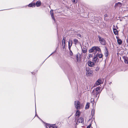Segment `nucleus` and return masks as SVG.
Segmentation results:
<instances>
[{
    "instance_id": "f257e3e1",
    "label": "nucleus",
    "mask_w": 128,
    "mask_h": 128,
    "mask_svg": "<svg viewBox=\"0 0 128 128\" xmlns=\"http://www.w3.org/2000/svg\"><path fill=\"white\" fill-rule=\"evenodd\" d=\"M97 51L98 52L101 51L100 49L98 46H93L89 50L90 52H94V53H96Z\"/></svg>"
},
{
    "instance_id": "f03ea898",
    "label": "nucleus",
    "mask_w": 128,
    "mask_h": 128,
    "mask_svg": "<svg viewBox=\"0 0 128 128\" xmlns=\"http://www.w3.org/2000/svg\"><path fill=\"white\" fill-rule=\"evenodd\" d=\"M98 37L99 38V40L100 43L102 45H105L106 44V42L104 39L101 37L100 36H98Z\"/></svg>"
},
{
    "instance_id": "7ed1b4c3",
    "label": "nucleus",
    "mask_w": 128,
    "mask_h": 128,
    "mask_svg": "<svg viewBox=\"0 0 128 128\" xmlns=\"http://www.w3.org/2000/svg\"><path fill=\"white\" fill-rule=\"evenodd\" d=\"M86 75L88 76H91L93 73L92 71L89 68H86Z\"/></svg>"
},
{
    "instance_id": "20e7f679",
    "label": "nucleus",
    "mask_w": 128,
    "mask_h": 128,
    "mask_svg": "<svg viewBox=\"0 0 128 128\" xmlns=\"http://www.w3.org/2000/svg\"><path fill=\"white\" fill-rule=\"evenodd\" d=\"M80 102L78 101H76L74 102L75 106L77 109H78L80 108Z\"/></svg>"
},
{
    "instance_id": "39448f33",
    "label": "nucleus",
    "mask_w": 128,
    "mask_h": 128,
    "mask_svg": "<svg viewBox=\"0 0 128 128\" xmlns=\"http://www.w3.org/2000/svg\"><path fill=\"white\" fill-rule=\"evenodd\" d=\"M98 54L97 53L94 56V58L93 59L92 61L93 62H98Z\"/></svg>"
},
{
    "instance_id": "423d86ee",
    "label": "nucleus",
    "mask_w": 128,
    "mask_h": 128,
    "mask_svg": "<svg viewBox=\"0 0 128 128\" xmlns=\"http://www.w3.org/2000/svg\"><path fill=\"white\" fill-rule=\"evenodd\" d=\"M87 63L88 66L90 67H94V63L90 60L88 61Z\"/></svg>"
},
{
    "instance_id": "0eeeda50",
    "label": "nucleus",
    "mask_w": 128,
    "mask_h": 128,
    "mask_svg": "<svg viewBox=\"0 0 128 128\" xmlns=\"http://www.w3.org/2000/svg\"><path fill=\"white\" fill-rule=\"evenodd\" d=\"M72 40H70L68 42V46L69 50H70L72 45Z\"/></svg>"
},
{
    "instance_id": "6e6552de",
    "label": "nucleus",
    "mask_w": 128,
    "mask_h": 128,
    "mask_svg": "<svg viewBox=\"0 0 128 128\" xmlns=\"http://www.w3.org/2000/svg\"><path fill=\"white\" fill-rule=\"evenodd\" d=\"M102 83V82L100 79H98L96 82V84L97 86L99 85Z\"/></svg>"
},
{
    "instance_id": "1a4fd4ad",
    "label": "nucleus",
    "mask_w": 128,
    "mask_h": 128,
    "mask_svg": "<svg viewBox=\"0 0 128 128\" xmlns=\"http://www.w3.org/2000/svg\"><path fill=\"white\" fill-rule=\"evenodd\" d=\"M84 122V118L82 117H80L78 118L77 120V123H82Z\"/></svg>"
},
{
    "instance_id": "9d476101",
    "label": "nucleus",
    "mask_w": 128,
    "mask_h": 128,
    "mask_svg": "<svg viewBox=\"0 0 128 128\" xmlns=\"http://www.w3.org/2000/svg\"><path fill=\"white\" fill-rule=\"evenodd\" d=\"M116 38L117 39V41L118 42V43L119 45L121 44L122 43V41L121 39H119V38L118 37L116 36Z\"/></svg>"
},
{
    "instance_id": "9b49d317",
    "label": "nucleus",
    "mask_w": 128,
    "mask_h": 128,
    "mask_svg": "<svg viewBox=\"0 0 128 128\" xmlns=\"http://www.w3.org/2000/svg\"><path fill=\"white\" fill-rule=\"evenodd\" d=\"M50 12L52 18L54 20V21H55V20L54 18V12L53 10H50Z\"/></svg>"
},
{
    "instance_id": "f8f14e48",
    "label": "nucleus",
    "mask_w": 128,
    "mask_h": 128,
    "mask_svg": "<svg viewBox=\"0 0 128 128\" xmlns=\"http://www.w3.org/2000/svg\"><path fill=\"white\" fill-rule=\"evenodd\" d=\"M123 58L124 61L125 63L126 64L128 63V58L125 56L123 57Z\"/></svg>"
},
{
    "instance_id": "ddd939ff",
    "label": "nucleus",
    "mask_w": 128,
    "mask_h": 128,
    "mask_svg": "<svg viewBox=\"0 0 128 128\" xmlns=\"http://www.w3.org/2000/svg\"><path fill=\"white\" fill-rule=\"evenodd\" d=\"M41 4V1L40 0H38L36 2V5L37 7H39L40 6Z\"/></svg>"
},
{
    "instance_id": "4468645a",
    "label": "nucleus",
    "mask_w": 128,
    "mask_h": 128,
    "mask_svg": "<svg viewBox=\"0 0 128 128\" xmlns=\"http://www.w3.org/2000/svg\"><path fill=\"white\" fill-rule=\"evenodd\" d=\"M76 60L78 61L79 59L80 60V54L79 53H78L76 56Z\"/></svg>"
},
{
    "instance_id": "2eb2a0df",
    "label": "nucleus",
    "mask_w": 128,
    "mask_h": 128,
    "mask_svg": "<svg viewBox=\"0 0 128 128\" xmlns=\"http://www.w3.org/2000/svg\"><path fill=\"white\" fill-rule=\"evenodd\" d=\"M96 92V91H95V90H93L92 92V95L94 97H95H95Z\"/></svg>"
},
{
    "instance_id": "dca6fc26",
    "label": "nucleus",
    "mask_w": 128,
    "mask_h": 128,
    "mask_svg": "<svg viewBox=\"0 0 128 128\" xmlns=\"http://www.w3.org/2000/svg\"><path fill=\"white\" fill-rule=\"evenodd\" d=\"M118 6L119 7H120L122 6V3L120 2H118L116 3L115 5V6L116 7Z\"/></svg>"
},
{
    "instance_id": "f3484780",
    "label": "nucleus",
    "mask_w": 128,
    "mask_h": 128,
    "mask_svg": "<svg viewBox=\"0 0 128 128\" xmlns=\"http://www.w3.org/2000/svg\"><path fill=\"white\" fill-rule=\"evenodd\" d=\"M35 6V4L34 3H32L28 5V6L29 7H34Z\"/></svg>"
},
{
    "instance_id": "a211bd4d",
    "label": "nucleus",
    "mask_w": 128,
    "mask_h": 128,
    "mask_svg": "<svg viewBox=\"0 0 128 128\" xmlns=\"http://www.w3.org/2000/svg\"><path fill=\"white\" fill-rule=\"evenodd\" d=\"M100 92H96L95 98L98 97L97 98H98L99 96V94H100Z\"/></svg>"
},
{
    "instance_id": "6ab92c4d",
    "label": "nucleus",
    "mask_w": 128,
    "mask_h": 128,
    "mask_svg": "<svg viewBox=\"0 0 128 128\" xmlns=\"http://www.w3.org/2000/svg\"><path fill=\"white\" fill-rule=\"evenodd\" d=\"M113 32L115 35H118V32L116 28H114L113 30Z\"/></svg>"
},
{
    "instance_id": "aec40b11",
    "label": "nucleus",
    "mask_w": 128,
    "mask_h": 128,
    "mask_svg": "<svg viewBox=\"0 0 128 128\" xmlns=\"http://www.w3.org/2000/svg\"><path fill=\"white\" fill-rule=\"evenodd\" d=\"M47 126L49 127V128H54V126L55 125V124H47Z\"/></svg>"
},
{
    "instance_id": "412c9836",
    "label": "nucleus",
    "mask_w": 128,
    "mask_h": 128,
    "mask_svg": "<svg viewBox=\"0 0 128 128\" xmlns=\"http://www.w3.org/2000/svg\"><path fill=\"white\" fill-rule=\"evenodd\" d=\"M90 104L89 103H87L85 107L86 109H87L88 108L90 107Z\"/></svg>"
},
{
    "instance_id": "4be33fe9",
    "label": "nucleus",
    "mask_w": 128,
    "mask_h": 128,
    "mask_svg": "<svg viewBox=\"0 0 128 128\" xmlns=\"http://www.w3.org/2000/svg\"><path fill=\"white\" fill-rule=\"evenodd\" d=\"M74 44L75 45L77 44V43L79 42L78 41V40L76 39H74Z\"/></svg>"
},
{
    "instance_id": "5701e85b",
    "label": "nucleus",
    "mask_w": 128,
    "mask_h": 128,
    "mask_svg": "<svg viewBox=\"0 0 128 128\" xmlns=\"http://www.w3.org/2000/svg\"><path fill=\"white\" fill-rule=\"evenodd\" d=\"M104 54L106 58L108 57V51L107 50V49H106V52H105L104 53Z\"/></svg>"
},
{
    "instance_id": "b1692460",
    "label": "nucleus",
    "mask_w": 128,
    "mask_h": 128,
    "mask_svg": "<svg viewBox=\"0 0 128 128\" xmlns=\"http://www.w3.org/2000/svg\"><path fill=\"white\" fill-rule=\"evenodd\" d=\"M80 114V112L78 110L76 112V116H79Z\"/></svg>"
},
{
    "instance_id": "393cba45",
    "label": "nucleus",
    "mask_w": 128,
    "mask_h": 128,
    "mask_svg": "<svg viewBox=\"0 0 128 128\" xmlns=\"http://www.w3.org/2000/svg\"><path fill=\"white\" fill-rule=\"evenodd\" d=\"M100 87L98 86L96 88L95 91L96 92H100Z\"/></svg>"
},
{
    "instance_id": "a878e982",
    "label": "nucleus",
    "mask_w": 128,
    "mask_h": 128,
    "mask_svg": "<svg viewBox=\"0 0 128 128\" xmlns=\"http://www.w3.org/2000/svg\"><path fill=\"white\" fill-rule=\"evenodd\" d=\"M65 38L64 37L62 40V44H65Z\"/></svg>"
},
{
    "instance_id": "bb28decb",
    "label": "nucleus",
    "mask_w": 128,
    "mask_h": 128,
    "mask_svg": "<svg viewBox=\"0 0 128 128\" xmlns=\"http://www.w3.org/2000/svg\"><path fill=\"white\" fill-rule=\"evenodd\" d=\"M98 56L99 58H102L103 55L102 54H98Z\"/></svg>"
},
{
    "instance_id": "cd10ccee",
    "label": "nucleus",
    "mask_w": 128,
    "mask_h": 128,
    "mask_svg": "<svg viewBox=\"0 0 128 128\" xmlns=\"http://www.w3.org/2000/svg\"><path fill=\"white\" fill-rule=\"evenodd\" d=\"M84 49L82 48V50L83 52L84 53H86V48H83Z\"/></svg>"
},
{
    "instance_id": "c85d7f7f",
    "label": "nucleus",
    "mask_w": 128,
    "mask_h": 128,
    "mask_svg": "<svg viewBox=\"0 0 128 128\" xmlns=\"http://www.w3.org/2000/svg\"><path fill=\"white\" fill-rule=\"evenodd\" d=\"M99 68H100L98 66H97V67H96V68L95 70L96 72H98L99 70Z\"/></svg>"
},
{
    "instance_id": "c756f323",
    "label": "nucleus",
    "mask_w": 128,
    "mask_h": 128,
    "mask_svg": "<svg viewBox=\"0 0 128 128\" xmlns=\"http://www.w3.org/2000/svg\"><path fill=\"white\" fill-rule=\"evenodd\" d=\"M70 51V56H72L73 55V53L72 52V51L70 49V50H69Z\"/></svg>"
},
{
    "instance_id": "7c9ffc66",
    "label": "nucleus",
    "mask_w": 128,
    "mask_h": 128,
    "mask_svg": "<svg viewBox=\"0 0 128 128\" xmlns=\"http://www.w3.org/2000/svg\"><path fill=\"white\" fill-rule=\"evenodd\" d=\"M94 111L93 110L92 111V116H93V115L94 114Z\"/></svg>"
},
{
    "instance_id": "2f4dec72",
    "label": "nucleus",
    "mask_w": 128,
    "mask_h": 128,
    "mask_svg": "<svg viewBox=\"0 0 128 128\" xmlns=\"http://www.w3.org/2000/svg\"><path fill=\"white\" fill-rule=\"evenodd\" d=\"M93 55L92 54H89V58H91L92 56Z\"/></svg>"
},
{
    "instance_id": "473e14b6",
    "label": "nucleus",
    "mask_w": 128,
    "mask_h": 128,
    "mask_svg": "<svg viewBox=\"0 0 128 128\" xmlns=\"http://www.w3.org/2000/svg\"><path fill=\"white\" fill-rule=\"evenodd\" d=\"M63 46V48H65V44H62Z\"/></svg>"
},
{
    "instance_id": "72a5a7b5",
    "label": "nucleus",
    "mask_w": 128,
    "mask_h": 128,
    "mask_svg": "<svg viewBox=\"0 0 128 128\" xmlns=\"http://www.w3.org/2000/svg\"><path fill=\"white\" fill-rule=\"evenodd\" d=\"M91 124H90L86 128H90L91 126Z\"/></svg>"
},
{
    "instance_id": "f704fd0d",
    "label": "nucleus",
    "mask_w": 128,
    "mask_h": 128,
    "mask_svg": "<svg viewBox=\"0 0 128 128\" xmlns=\"http://www.w3.org/2000/svg\"><path fill=\"white\" fill-rule=\"evenodd\" d=\"M35 106L36 107V106ZM35 116H37L38 117V118H40L38 117V115L36 114V115H35Z\"/></svg>"
},
{
    "instance_id": "c9c22d12",
    "label": "nucleus",
    "mask_w": 128,
    "mask_h": 128,
    "mask_svg": "<svg viewBox=\"0 0 128 128\" xmlns=\"http://www.w3.org/2000/svg\"><path fill=\"white\" fill-rule=\"evenodd\" d=\"M56 52V50H55L54 52H53L48 57H49L50 55H52V54H53V53H54V52Z\"/></svg>"
},
{
    "instance_id": "e433bc0d",
    "label": "nucleus",
    "mask_w": 128,
    "mask_h": 128,
    "mask_svg": "<svg viewBox=\"0 0 128 128\" xmlns=\"http://www.w3.org/2000/svg\"><path fill=\"white\" fill-rule=\"evenodd\" d=\"M77 36H78L80 37L81 36V35L80 34H77Z\"/></svg>"
},
{
    "instance_id": "4c0bfd02",
    "label": "nucleus",
    "mask_w": 128,
    "mask_h": 128,
    "mask_svg": "<svg viewBox=\"0 0 128 128\" xmlns=\"http://www.w3.org/2000/svg\"><path fill=\"white\" fill-rule=\"evenodd\" d=\"M72 1L74 3L75 2V0H72Z\"/></svg>"
},
{
    "instance_id": "58836bf2",
    "label": "nucleus",
    "mask_w": 128,
    "mask_h": 128,
    "mask_svg": "<svg viewBox=\"0 0 128 128\" xmlns=\"http://www.w3.org/2000/svg\"><path fill=\"white\" fill-rule=\"evenodd\" d=\"M54 128H58L57 127H54Z\"/></svg>"
},
{
    "instance_id": "ea45409f",
    "label": "nucleus",
    "mask_w": 128,
    "mask_h": 128,
    "mask_svg": "<svg viewBox=\"0 0 128 128\" xmlns=\"http://www.w3.org/2000/svg\"><path fill=\"white\" fill-rule=\"evenodd\" d=\"M46 126V128H48V127H47V126Z\"/></svg>"
},
{
    "instance_id": "a19ab883",
    "label": "nucleus",
    "mask_w": 128,
    "mask_h": 128,
    "mask_svg": "<svg viewBox=\"0 0 128 128\" xmlns=\"http://www.w3.org/2000/svg\"><path fill=\"white\" fill-rule=\"evenodd\" d=\"M111 83H112V82H111L110 83H109V84H111Z\"/></svg>"
},
{
    "instance_id": "79ce46f5",
    "label": "nucleus",
    "mask_w": 128,
    "mask_h": 128,
    "mask_svg": "<svg viewBox=\"0 0 128 128\" xmlns=\"http://www.w3.org/2000/svg\"><path fill=\"white\" fill-rule=\"evenodd\" d=\"M91 128H92V127Z\"/></svg>"
}]
</instances>
